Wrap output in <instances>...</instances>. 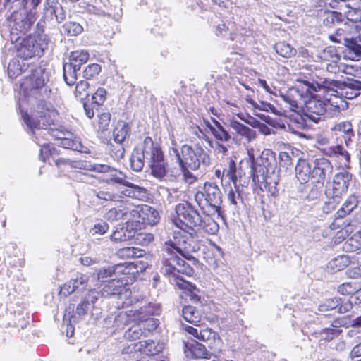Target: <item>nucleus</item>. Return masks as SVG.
<instances>
[{
  "mask_svg": "<svg viewBox=\"0 0 361 361\" xmlns=\"http://www.w3.org/2000/svg\"><path fill=\"white\" fill-rule=\"evenodd\" d=\"M197 231L189 229H179L173 232V240L166 247L168 257L163 260L161 272L165 275L171 276L176 284L180 288L188 290L192 294L195 290V286L185 280L179 274L191 276L193 269L176 254L185 257L190 250V242L197 235Z\"/></svg>",
  "mask_w": 361,
  "mask_h": 361,
  "instance_id": "obj_1",
  "label": "nucleus"
},
{
  "mask_svg": "<svg viewBox=\"0 0 361 361\" xmlns=\"http://www.w3.org/2000/svg\"><path fill=\"white\" fill-rule=\"evenodd\" d=\"M57 115L53 106H47L44 102L37 105L31 116L27 114H23V121L31 132L33 141L41 147L39 158L43 161H51L49 156H52L50 146L46 142L47 139L44 137L45 135H49L58 142H61L66 136L71 137V132L63 128H49L54 124Z\"/></svg>",
  "mask_w": 361,
  "mask_h": 361,
  "instance_id": "obj_2",
  "label": "nucleus"
},
{
  "mask_svg": "<svg viewBox=\"0 0 361 361\" xmlns=\"http://www.w3.org/2000/svg\"><path fill=\"white\" fill-rule=\"evenodd\" d=\"M248 156L252 190L259 197L261 204H264L267 199L276 197L279 193L277 183L269 180L268 176L274 171L276 166V153L270 149H264L256 160L253 153L250 151Z\"/></svg>",
  "mask_w": 361,
  "mask_h": 361,
  "instance_id": "obj_3",
  "label": "nucleus"
},
{
  "mask_svg": "<svg viewBox=\"0 0 361 361\" xmlns=\"http://www.w3.org/2000/svg\"><path fill=\"white\" fill-rule=\"evenodd\" d=\"M320 89L319 83H314L310 80L297 79L296 84L291 87L284 99L288 102L292 108H298L300 102H305L307 116L316 121L319 116L324 115L328 104L320 99L313 96V94Z\"/></svg>",
  "mask_w": 361,
  "mask_h": 361,
  "instance_id": "obj_4",
  "label": "nucleus"
},
{
  "mask_svg": "<svg viewBox=\"0 0 361 361\" xmlns=\"http://www.w3.org/2000/svg\"><path fill=\"white\" fill-rule=\"evenodd\" d=\"M145 162L149 166L153 176L159 180L164 178L167 171L163 152L149 137H145L142 146L133 149L130 157L131 168L136 172L142 170Z\"/></svg>",
  "mask_w": 361,
  "mask_h": 361,
  "instance_id": "obj_5",
  "label": "nucleus"
},
{
  "mask_svg": "<svg viewBox=\"0 0 361 361\" xmlns=\"http://www.w3.org/2000/svg\"><path fill=\"white\" fill-rule=\"evenodd\" d=\"M30 71L31 74L25 78V80L21 84V87L27 97H35L39 100V102L36 104V105L32 104L34 107L31 115L28 114L27 112H23L21 109L23 104H20V109L22 118L24 114H27L28 116H31L35 109L41 102H44L47 106H52L50 104H47L45 102V99L50 97L52 92L49 72L42 67L33 68V66H31Z\"/></svg>",
  "mask_w": 361,
  "mask_h": 361,
  "instance_id": "obj_6",
  "label": "nucleus"
},
{
  "mask_svg": "<svg viewBox=\"0 0 361 361\" xmlns=\"http://www.w3.org/2000/svg\"><path fill=\"white\" fill-rule=\"evenodd\" d=\"M333 169L331 161L324 157L314 159L312 167L307 160L299 159L295 166L296 178L301 184L310 180L312 184L321 188L332 174Z\"/></svg>",
  "mask_w": 361,
  "mask_h": 361,
  "instance_id": "obj_7",
  "label": "nucleus"
},
{
  "mask_svg": "<svg viewBox=\"0 0 361 361\" xmlns=\"http://www.w3.org/2000/svg\"><path fill=\"white\" fill-rule=\"evenodd\" d=\"M36 13V11H28L27 7L23 6L8 17L12 42H17L21 35H25L31 29L37 19Z\"/></svg>",
  "mask_w": 361,
  "mask_h": 361,
  "instance_id": "obj_8",
  "label": "nucleus"
},
{
  "mask_svg": "<svg viewBox=\"0 0 361 361\" xmlns=\"http://www.w3.org/2000/svg\"><path fill=\"white\" fill-rule=\"evenodd\" d=\"M176 215L171 219L178 229H189L192 231L202 230V219L200 213L188 202H185L176 206Z\"/></svg>",
  "mask_w": 361,
  "mask_h": 361,
  "instance_id": "obj_9",
  "label": "nucleus"
},
{
  "mask_svg": "<svg viewBox=\"0 0 361 361\" xmlns=\"http://www.w3.org/2000/svg\"><path fill=\"white\" fill-rule=\"evenodd\" d=\"M176 157L183 178L189 184L195 182L196 178L190 172V170H196L200 166L202 149L197 148L196 151L191 147L184 145L180 152L177 149H173Z\"/></svg>",
  "mask_w": 361,
  "mask_h": 361,
  "instance_id": "obj_10",
  "label": "nucleus"
},
{
  "mask_svg": "<svg viewBox=\"0 0 361 361\" xmlns=\"http://www.w3.org/2000/svg\"><path fill=\"white\" fill-rule=\"evenodd\" d=\"M50 37L44 32L36 31L35 35L23 39L17 47V55L25 60L41 56L48 49Z\"/></svg>",
  "mask_w": 361,
  "mask_h": 361,
  "instance_id": "obj_11",
  "label": "nucleus"
},
{
  "mask_svg": "<svg viewBox=\"0 0 361 361\" xmlns=\"http://www.w3.org/2000/svg\"><path fill=\"white\" fill-rule=\"evenodd\" d=\"M99 297V291L95 289L90 290L87 295L81 299L75 310H74V306L72 305H69L66 308L64 312V320L68 321V322L72 321L79 322L94 307V305Z\"/></svg>",
  "mask_w": 361,
  "mask_h": 361,
  "instance_id": "obj_12",
  "label": "nucleus"
},
{
  "mask_svg": "<svg viewBox=\"0 0 361 361\" xmlns=\"http://www.w3.org/2000/svg\"><path fill=\"white\" fill-rule=\"evenodd\" d=\"M160 312L159 305L154 302H147L140 307L139 309L130 310L126 312H121L115 317L116 326L119 327L121 325H127L130 320H143L159 314Z\"/></svg>",
  "mask_w": 361,
  "mask_h": 361,
  "instance_id": "obj_13",
  "label": "nucleus"
},
{
  "mask_svg": "<svg viewBox=\"0 0 361 361\" xmlns=\"http://www.w3.org/2000/svg\"><path fill=\"white\" fill-rule=\"evenodd\" d=\"M204 140L212 148L223 154L227 152V148L220 142L228 141L230 135L219 123L214 121V125L212 126L208 121H204Z\"/></svg>",
  "mask_w": 361,
  "mask_h": 361,
  "instance_id": "obj_14",
  "label": "nucleus"
},
{
  "mask_svg": "<svg viewBox=\"0 0 361 361\" xmlns=\"http://www.w3.org/2000/svg\"><path fill=\"white\" fill-rule=\"evenodd\" d=\"M352 174L347 171L336 173L333 178L331 185L326 188L325 194L331 198L341 199L348 192Z\"/></svg>",
  "mask_w": 361,
  "mask_h": 361,
  "instance_id": "obj_15",
  "label": "nucleus"
},
{
  "mask_svg": "<svg viewBox=\"0 0 361 361\" xmlns=\"http://www.w3.org/2000/svg\"><path fill=\"white\" fill-rule=\"evenodd\" d=\"M204 200L207 202L208 212L214 216H222L221 192L216 184L204 183Z\"/></svg>",
  "mask_w": 361,
  "mask_h": 361,
  "instance_id": "obj_16",
  "label": "nucleus"
},
{
  "mask_svg": "<svg viewBox=\"0 0 361 361\" xmlns=\"http://www.w3.org/2000/svg\"><path fill=\"white\" fill-rule=\"evenodd\" d=\"M340 218L334 217V221L329 225L331 231L338 230L331 238V243L334 245H338L343 243L355 231V226L350 220L341 221Z\"/></svg>",
  "mask_w": 361,
  "mask_h": 361,
  "instance_id": "obj_17",
  "label": "nucleus"
},
{
  "mask_svg": "<svg viewBox=\"0 0 361 361\" xmlns=\"http://www.w3.org/2000/svg\"><path fill=\"white\" fill-rule=\"evenodd\" d=\"M128 279H118V278L111 279L108 283H106L99 292L100 296L108 297L118 295L123 300L130 295V291L127 288Z\"/></svg>",
  "mask_w": 361,
  "mask_h": 361,
  "instance_id": "obj_18",
  "label": "nucleus"
},
{
  "mask_svg": "<svg viewBox=\"0 0 361 361\" xmlns=\"http://www.w3.org/2000/svg\"><path fill=\"white\" fill-rule=\"evenodd\" d=\"M133 216L135 224L142 223L145 225L153 226L158 223L159 213L154 208L148 205L137 207L130 212Z\"/></svg>",
  "mask_w": 361,
  "mask_h": 361,
  "instance_id": "obj_19",
  "label": "nucleus"
},
{
  "mask_svg": "<svg viewBox=\"0 0 361 361\" xmlns=\"http://www.w3.org/2000/svg\"><path fill=\"white\" fill-rule=\"evenodd\" d=\"M66 13L63 7H58V10H43L42 16L37 23V31L44 32V27H52L55 23H61L65 20Z\"/></svg>",
  "mask_w": 361,
  "mask_h": 361,
  "instance_id": "obj_20",
  "label": "nucleus"
},
{
  "mask_svg": "<svg viewBox=\"0 0 361 361\" xmlns=\"http://www.w3.org/2000/svg\"><path fill=\"white\" fill-rule=\"evenodd\" d=\"M221 339L216 332L204 329V359L217 357L221 351Z\"/></svg>",
  "mask_w": 361,
  "mask_h": 361,
  "instance_id": "obj_21",
  "label": "nucleus"
},
{
  "mask_svg": "<svg viewBox=\"0 0 361 361\" xmlns=\"http://www.w3.org/2000/svg\"><path fill=\"white\" fill-rule=\"evenodd\" d=\"M361 20L355 23H345L343 27L338 28L335 35L329 36L331 41L336 43H341L344 40H348L350 37H357L361 35Z\"/></svg>",
  "mask_w": 361,
  "mask_h": 361,
  "instance_id": "obj_22",
  "label": "nucleus"
},
{
  "mask_svg": "<svg viewBox=\"0 0 361 361\" xmlns=\"http://www.w3.org/2000/svg\"><path fill=\"white\" fill-rule=\"evenodd\" d=\"M89 276L83 274H78L75 278L63 284L61 287L60 294L66 297L74 292H82L86 290Z\"/></svg>",
  "mask_w": 361,
  "mask_h": 361,
  "instance_id": "obj_23",
  "label": "nucleus"
},
{
  "mask_svg": "<svg viewBox=\"0 0 361 361\" xmlns=\"http://www.w3.org/2000/svg\"><path fill=\"white\" fill-rule=\"evenodd\" d=\"M321 152L327 157H336L338 161V167L343 169L350 168V155L341 145L322 148Z\"/></svg>",
  "mask_w": 361,
  "mask_h": 361,
  "instance_id": "obj_24",
  "label": "nucleus"
},
{
  "mask_svg": "<svg viewBox=\"0 0 361 361\" xmlns=\"http://www.w3.org/2000/svg\"><path fill=\"white\" fill-rule=\"evenodd\" d=\"M161 347L152 340L142 341L129 345L123 350V353H133L137 351L147 355H154L160 352Z\"/></svg>",
  "mask_w": 361,
  "mask_h": 361,
  "instance_id": "obj_25",
  "label": "nucleus"
},
{
  "mask_svg": "<svg viewBox=\"0 0 361 361\" xmlns=\"http://www.w3.org/2000/svg\"><path fill=\"white\" fill-rule=\"evenodd\" d=\"M137 233V224L134 221H128L120 228H117L111 235V240L114 242H122L131 240Z\"/></svg>",
  "mask_w": 361,
  "mask_h": 361,
  "instance_id": "obj_26",
  "label": "nucleus"
},
{
  "mask_svg": "<svg viewBox=\"0 0 361 361\" xmlns=\"http://www.w3.org/2000/svg\"><path fill=\"white\" fill-rule=\"evenodd\" d=\"M116 274L118 279H128V285L132 283L135 276L142 269H139L136 262H125L115 264Z\"/></svg>",
  "mask_w": 361,
  "mask_h": 361,
  "instance_id": "obj_27",
  "label": "nucleus"
},
{
  "mask_svg": "<svg viewBox=\"0 0 361 361\" xmlns=\"http://www.w3.org/2000/svg\"><path fill=\"white\" fill-rule=\"evenodd\" d=\"M337 141L343 140L347 146L352 142L354 131L350 122L344 121L336 124L331 129Z\"/></svg>",
  "mask_w": 361,
  "mask_h": 361,
  "instance_id": "obj_28",
  "label": "nucleus"
},
{
  "mask_svg": "<svg viewBox=\"0 0 361 361\" xmlns=\"http://www.w3.org/2000/svg\"><path fill=\"white\" fill-rule=\"evenodd\" d=\"M317 60L320 62V66L310 64V68H314V69L323 68V66L331 62H339L340 55L338 54L336 48L333 47H328L322 51H320L317 56Z\"/></svg>",
  "mask_w": 361,
  "mask_h": 361,
  "instance_id": "obj_29",
  "label": "nucleus"
},
{
  "mask_svg": "<svg viewBox=\"0 0 361 361\" xmlns=\"http://www.w3.org/2000/svg\"><path fill=\"white\" fill-rule=\"evenodd\" d=\"M123 185L126 186V188L121 191L122 196L139 200H144L148 196L147 190L144 187H141L128 180Z\"/></svg>",
  "mask_w": 361,
  "mask_h": 361,
  "instance_id": "obj_30",
  "label": "nucleus"
},
{
  "mask_svg": "<svg viewBox=\"0 0 361 361\" xmlns=\"http://www.w3.org/2000/svg\"><path fill=\"white\" fill-rule=\"evenodd\" d=\"M340 94L348 99H353L360 94L361 81L350 80L343 82Z\"/></svg>",
  "mask_w": 361,
  "mask_h": 361,
  "instance_id": "obj_31",
  "label": "nucleus"
},
{
  "mask_svg": "<svg viewBox=\"0 0 361 361\" xmlns=\"http://www.w3.org/2000/svg\"><path fill=\"white\" fill-rule=\"evenodd\" d=\"M30 68L29 63L26 62L25 59H21L16 55L8 63V74L12 78H16L18 75L25 73Z\"/></svg>",
  "mask_w": 361,
  "mask_h": 361,
  "instance_id": "obj_32",
  "label": "nucleus"
},
{
  "mask_svg": "<svg viewBox=\"0 0 361 361\" xmlns=\"http://www.w3.org/2000/svg\"><path fill=\"white\" fill-rule=\"evenodd\" d=\"M346 45V54L349 59L352 61H359L361 59V35L357 37H350L348 40L343 41Z\"/></svg>",
  "mask_w": 361,
  "mask_h": 361,
  "instance_id": "obj_33",
  "label": "nucleus"
},
{
  "mask_svg": "<svg viewBox=\"0 0 361 361\" xmlns=\"http://www.w3.org/2000/svg\"><path fill=\"white\" fill-rule=\"evenodd\" d=\"M358 203V197L355 194L350 195L334 214V217L344 219L357 207Z\"/></svg>",
  "mask_w": 361,
  "mask_h": 361,
  "instance_id": "obj_34",
  "label": "nucleus"
},
{
  "mask_svg": "<svg viewBox=\"0 0 361 361\" xmlns=\"http://www.w3.org/2000/svg\"><path fill=\"white\" fill-rule=\"evenodd\" d=\"M59 146L65 149H69L75 151H78L82 153H89L90 149L86 146H84L79 137H76L71 133V137H63L61 142L57 143Z\"/></svg>",
  "mask_w": 361,
  "mask_h": 361,
  "instance_id": "obj_35",
  "label": "nucleus"
},
{
  "mask_svg": "<svg viewBox=\"0 0 361 361\" xmlns=\"http://www.w3.org/2000/svg\"><path fill=\"white\" fill-rule=\"evenodd\" d=\"M130 126L123 121H118L114 131L113 137L116 143H123L130 135Z\"/></svg>",
  "mask_w": 361,
  "mask_h": 361,
  "instance_id": "obj_36",
  "label": "nucleus"
},
{
  "mask_svg": "<svg viewBox=\"0 0 361 361\" xmlns=\"http://www.w3.org/2000/svg\"><path fill=\"white\" fill-rule=\"evenodd\" d=\"M343 4L340 6V9L345 13V18L347 21L345 23H355L361 20V10L356 8L353 5L346 3V0H341Z\"/></svg>",
  "mask_w": 361,
  "mask_h": 361,
  "instance_id": "obj_37",
  "label": "nucleus"
},
{
  "mask_svg": "<svg viewBox=\"0 0 361 361\" xmlns=\"http://www.w3.org/2000/svg\"><path fill=\"white\" fill-rule=\"evenodd\" d=\"M223 173H225V178L231 181L234 185L237 184L239 178V169H237L236 163L233 159H226L224 164Z\"/></svg>",
  "mask_w": 361,
  "mask_h": 361,
  "instance_id": "obj_38",
  "label": "nucleus"
},
{
  "mask_svg": "<svg viewBox=\"0 0 361 361\" xmlns=\"http://www.w3.org/2000/svg\"><path fill=\"white\" fill-rule=\"evenodd\" d=\"M341 298L338 297H334L325 300L319 306L318 310L320 312H327L337 309L338 313H343L349 310V309L343 308L341 305Z\"/></svg>",
  "mask_w": 361,
  "mask_h": 361,
  "instance_id": "obj_39",
  "label": "nucleus"
},
{
  "mask_svg": "<svg viewBox=\"0 0 361 361\" xmlns=\"http://www.w3.org/2000/svg\"><path fill=\"white\" fill-rule=\"evenodd\" d=\"M224 212L221 216H214L208 212V208L204 207V233L215 234L219 231V224L215 219H224Z\"/></svg>",
  "mask_w": 361,
  "mask_h": 361,
  "instance_id": "obj_40",
  "label": "nucleus"
},
{
  "mask_svg": "<svg viewBox=\"0 0 361 361\" xmlns=\"http://www.w3.org/2000/svg\"><path fill=\"white\" fill-rule=\"evenodd\" d=\"M231 126L238 135L245 137L247 142L255 140L257 137L255 130L238 121H234Z\"/></svg>",
  "mask_w": 361,
  "mask_h": 361,
  "instance_id": "obj_41",
  "label": "nucleus"
},
{
  "mask_svg": "<svg viewBox=\"0 0 361 361\" xmlns=\"http://www.w3.org/2000/svg\"><path fill=\"white\" fill-rule=\"evenodd\" d=\"M63 79L66 83L69 85H73L77 80V72L80 71L78 65H71L67 62L63 63Z\"/></svg>",
  "mask_w": 361,
  "mask_h": 361,
  "instance_id": "obj_42",
  "label": "nucleus"
},
{
  "mask_svg": "<svg viewBox=\"0 0 361 361\" xmlns=\"http://www.w3.org/2000/svg\"><path fill=\"white\" fill-rule=\"evenodd\" d=\"M77 165L75 166L76 168L97 173H106L111 171V167L107 164L82 161L78 163Z\"/></svg>",
  "mask_w": 361,
  "mask_h": 361,
  "instance_id": "obj_43",
  "label": "nucleus"
},
{
  "mask_svg": "<svg viewBox=\"0 0 361 361\" xmlns=\"http://www.w3.org/2000/svg\"><path fill=\"white\" fill-rule=\"evenodd\" d=\"M360 248H361V226L355 233L348 238L343 245V249L348 252H353Z\"/></svg>",
  "mask_w": 361,
  "mask_h": 361,
  "instance_id": "obj_44",
  "label": "nucleus"
},
{
  "mask_svg": "<svg viewBox=\"0 0 361 361\" xmlns=\"http://www.w3.org/2000/svg\"><path fill=\"white\" fill-rule=\"evenodd\" d=\"M90 57V54L87 51L85 50H76L71 52L68 58V63L71 65H78V68L82 64L87 63Z\"/></svg>",
  "mask_w": 361,
  "mask_h": 361,
  "instance_id": "obj_45",
  "label": "nucleus"
},
{
  "mask_svg": "<svg viewBox=\"0 0 361 361\" xmlns=\"http://www.w3.org/2000/svg\"><path fill=\"white\" fill-rule=\"evenodd\" d=\"M146 336V331L142 329V325L137 324L133 325L124 334V337L129 341H136L140 339L142 337Z\"/></svg>",
  "mask_w": 361,
  "mask_h": 361,
  "instance_id": "obj_46",
  "label": "nucleus"
},
{
  "mask_svg": "<svg viewBox=\"0 0 361 361\" xmlns=\"http://www.w3.org/2000/svg\"><path fill=\"white\" fill-rule=\"evenodd\" d=\"M117 254L123 259L140 258L145 255V251L135 247H126L119 249Z\"/></svg>",
  "mask_w": 361,
  "mask_h": 361,
  "instance_id": "obj_47",
  "label": "nucleus"
},
{
  "mask_svg": "<svg viewBox=\"0 0 361 361\" xmlns=\"http://www.w3.org/2000/svg\"><path fill=\"white\" fill-rule=\"evenodd\" d=\"M128 214V209L124 207H118L110 209L106 214L105 218L111 221H118L122 219H127Z\"/></svg>",
  "mask_w": 361,
  "mask_h": 361,
  "instance_id": "obj_48",
  "label": "nucleus"
},
{
  "mask_svg": "<svg viewBox=\"0 0 361 361\" xmlns=\"http://www.w3.org/2000/svg\"><path fill=\"white\" fill-rule=\"evenodd\" d=\"M222 255L223 252L221 247L216 245H213L212 250L207 249V250L204 251V259L209 266L213 267L217 266V257Z\"/></svg>",
  "mask_w": 361,
  "mask_h": 361,
  "instance_id": "obj_49",
  "label": "nucleus"
},
{
  "mask_svg": "<svg viewBox=\"0 0 361 361\" xmlns=\"http://www.w3.org/2000/svg\"><path fill=\"white\" fill-rule=\"evenodd\" d=\"M276 53L284 58H290L296 54V49L286 42H279L274 46Z\"/></svg>",
  "mask_w": 361,
  "mask_h": 361,
  "instance_id": "obj_50",
  "label": "nucleus"
},
{
  "mask_svg": "<svg viewBox=\"0 0 361 361\" xmlns=\"http://www.w3.org/2000/svg\"><path fill=\"white\" fill-rule=\"evenodd\" d=\"M357 290V283L353 281H346L339 284L336 288V291L345 297H353V293Z\"/></svg>",
  "mask_w": 361,
  "mask_h": 361,
  "instance_id": "obj_51",
  "label": "nucleus"
},
{
  "mask_svg": "<svg viewBox=\"0 0 361 361\" xmlns=\"http://www.w3.org/2000/svg\"><path fill=\"white\" fill-rule=\"evenodd\" d=\"M350 263V257L345 255H341L333 259L329 262V266L333 271H339L347 267Z\"/></svg>",
  "mask_w": 361,
  "mask_h": 361,
  "instance_id": "obj_52",
  "label": "nucleus"
},
{
  "mask_svg": "<svg viewBox=\"0 0 361 361\" xmlns=\"http://www.w3.org/2000/svg\"><path fill=\"white\" fill-rule=\"evenodd\" d=\"M117 278L116 274L115 264L103 267L97 271V279L102 283H108L111 279Z\"/></svg>",
  "mask_w": 361,
  "mask_h": 361,
  "instance_id": "obj_53",
  "label": "nucleus"
},
{
  "mask_svg": "<svg viewBox=\"0 0 361 361\" xmlns=\"http://www.w3.org/2000/svg\"><path fill=\"white\" fill-rule=\"evenodd\" d=\"M90 84L86 80H80L76 84L75 96L81 102H83L90 95Z\"/></svg>",
  "mask_w": 361,
  "mask_h": 361,
  "instance_id": "obj_54",
  "label": "nucleus"
},
{
  "mask_svg": "<svg viewBox=\"0 0 361 361\" xmlns=\"http://www.w3.org/2000/svg\"><path fill=\"white\" fill-rule=\"evenodd\" d=\"M63 29L68 36H78L83 31V27L77 22L68 21L63 24Z\"/></svg>",
  "mask_w": 361,
  "mask_h": 361,
  "instance_id": "obj_55",
  "label": "nucleus"
},
{
  "mask_svg": "<svg viewBox=\"0 0 361 361\" xmlns=\"http://www.w3.org/2000/svg\"><path fill=\"white\" fill-rule=\"evenodd\" d=\"M130 322H139L140 324H142V329H145V331H146V336H147L151 331L155 330L159 325L158 320L152 317L143 320H130Z\"/></svg>",
  "mask_w": 361,
  "mask_h": 361,
  "instance_id": "obj_56",
  "label": "nucleus"
},
{
  "mask_svg": "<svg viewBox=\"0 0 361 361\" xmlns=\"http://www.w3.org/2000/svg\"><path fill=\"white\" fill-rule=\"evenodd\" d=\"M189 346L190 352L195 358H203L202 344L197 340H191L187 345Z\"/></svg>",
  "mask_w": 361,
  "mask_h": 361,
  "instance_id": "obj_57",
  "label": "nucleus"
},
{
  "mask_svg": "<svg viewBox=\"0 0 361 361\" xmlns=\"http://www.w3.org/2000/svg\"><path fill=\"white\" fill-rule=\"evenodd\" d=\"M341 333V329L332 328H325L319 331L322 339L327 342L337 338Z\"/></svg>",
  "mask_w": 361,
  "mask_h": 361,
  "instance_id": "obj_58",
  "label": "nucleus"
},
{
  "mask_svg": "<svg viewBox=\"0 0 361 361\" xmlns=\"http://www.w3.org/2000/svg\"><path fill=\"white\" fill-rule=\"evenodd\" d=\"M197 312L192 306H186L183 309V317L188 322H199Z\"/></svg>",
  "mask_w": 361,
  "mask_h": 361,
  "instance_id": "obj_59",
  "label": "nucleus"
},
{
  "mask_svg": "<svg viewBox=\"0 0 361 361\" xmlns=\"http://www.w3.org/2000/svg\"><path fill=\"white\" fill-rule=\"evenodd\" d=\"M94 194L99 200H104L106 202L117 201L119 199V197H121V196H119L118 194L105 190H99L98 191H94Z\"/></svg>",
  "mask_w": 361,
  "mask_h": 361,
  "instance_id": "obj_60",
  "label": "nucleus"
},
{
  "mask_svg": "<svg viewBox=\"0 0 361 361\" xmlns=\"http://www.w3.org/2000/svg\"><path fill=\"white\" fill-rule=\"evenodd\" d=\"M101 71V66L97 63L88 65L83 71V77L86 80L94 78Z\"/></svg>",
  "mask_w": 361,
  "mask_h": 361,
  "instance_id": "obj_61",
  "label": "nucleus"
},
{
  "mask_svg": "<svg viewBox=\"0 0 361 361\" xmlns=\"http://www.w3.org/2000/svg\"><path fill=\"white\" fill-rule=\"evenodd\" d=\"M342 72L347 75H350L354 77L361 78V66L357 63L352 64H345Z\"/></svg>",
  "mask_w": 361,
  "mask_h": 361,
  "instance_id": "obj_62",
  "label": "nucleus"
},
{
  "mask_svg": "<svg viewBox=\"0 0 361 361\" xmlns=\"http://www.w3.org/2000/svg\"><path fill=\"white\" fill-rule=\"evenodd\" d=\"M227 199L229 203L233 206L234 209L238 208V200H242V197L237 184L235 185V189L231 188L229 190L227 194Z\"/></svg>",
  "mask_w": 361,
  "mask_h": 361,
  "instance_id": "obj_63",
  "label": "nucleus"
},
{
  "mask_svg": "<svg viewBox=\"0 0 361 361\" xmlns=\"http://www.w3.org/2000/svg\"><path fill=\"white\" fill-rule=\"evenodd\" d=\"M125 154V149L123 143H116L115 145H111V152L110 154L114 159L119 161L123 158Z\"/></svg>",
  "mask_w": 361,
  "mask_h": 361,
  "instance_id": "obj_64",
  "label": "nucleus"
}]
</instances>
